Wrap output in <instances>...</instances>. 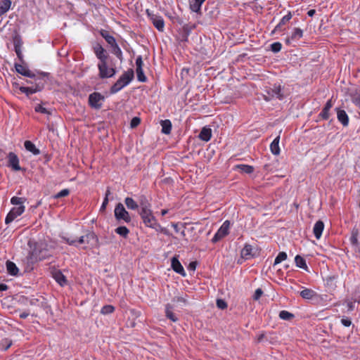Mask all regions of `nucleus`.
I'll list each match as a JSON object with an SVG mask.
<instances>
[{
    "label": "nucleus",
    "instance_id": "3c124183",
    "mask_svg": "<svg viewBox=\"0 0 360 360\" xmlns=\"http://www.w3.org/2000/svg\"><path fill=\"white\" fill-rule=\"evenodd\" d=\"M349 241H350L351 244L356 248H359L360 243H359L357 237H353L351 236L349 238Z\"/></svg>",
    "mask_w": 360,
    "mask_h": 360
},
{
    "label": "nucleus",
    "instance_id": "a878e982",
    "mask_svg": "<svg viewBox=\"0 0 360 360\" xmlns=\"http://www.w3.org/2000/svg\"><path fill=\"white\" fill-rule=\"evenodd\" d=\"M205 0H192L190 3V8L192 11L199 13H200L201 6Z\"/></svg>",
    "mask_w": 360,
    "mask_h": 360
},
{
    "label": "nucleus",
    "instance_id": "4468645a",
    "mask_svg": "<svg viewBox=\"0 0 360 360\" xmlns=\"http://www.w3.org/2000/svg\"><path fill=\"white\" fill-rule=\"evenodd\" d=\"M8 163L7 166L11 167L14 171L21 170V167L19 165V159L18 156L13 152H10L8 155Z\"/></svg>",
    "mask_w": 360,
    "mask_h": 360
},
{
    "label": "nucleus",
    "instance_id": "f3484780",
    "mask_svg": "<svg viewBox=\"0 0 360 360\" xmlns=\"http://www.w3.org/2000/svg\"><path fill=\"white\" fill-rule=\"evenodd\" d=\"M15 68L16 72L23 76H25V77H27L30 78L35 77V75L32 71H30L27 68V67H26L23 65L15 64Z\"/></svg>",
    "mask_w": 360,
    "mask_h": 360
},
{
    "label": "nucleus",
    "instance_id": "4be33fe9",
    "mask_svg": "<svg viewBox=\"0 0 360 360\" xmlns=\"http://www.w3.org/2000/svg\"><path fill=\"white\" fill-rule=\"evenodd\" d=\"M53 278L56 280V281L60 285L64 286L67 284L68 281L65 278V276L63 274V273L57 270L54 271L53 274Z\"/></svg>",
    "mask_w": 360,
    "mask_h": 360
},
{
    "label": "nucleus",
    "instance_id": "7ed1b4c3",
    "mask_svg": "<svg viewBox=\"0 0 360 360\" xmlns=\"http://www.w3.org/2000/svg\"><path fill=\"white\" fill-rule=\"evenodd\" d=\"M141 217L144 224L150 228L156 229L160 226L155 217L153 216L151 209H147L140 211Z\"/></svg>",
    "mask_w": 360,
    "mask_h": 360
},
{
    "label": "nucleus",
    "instance_id": "6e6d98bb",
    "mask_svg": "<svg viewBox=\"0 0 360 360\" xmlns=\"http://www.w3.org/2000/svg\"><path fill=\"white\" fill-rule=\"evenodd\" d=\"M217 306L218 308L223 309L227 307V304L224 300H223L221 299H218L217 300Z\"/></svg>",
    "mask_w": 360,
    "mask_h": 360
},
{
    "label": "nucleus",
    "instance_id": "4c0bfd02",
    "mask_svg": "<svg viewBox=\"0 0 360 360\" xmlns=\"http://www.w3.org/2000/svg\"><path fill=\"white\" fill-rule=\"evenodd\" d=\"M112 48V53L115 54L120 60H122V52L117 45V42L110 46Z\"/></svg>",
    "mask_w": 360,
    "mask_h": 360
},
{
    "label": "nucleus",
    "instance_id": "473e14b6",
    "mask_svg": "<svg viewBox=\"0 0 360 360\" xmlns=\"http://www.w3.org/2000/svg\"><path fill=\"white\" fill-rule=\"evenodd\" d=\"M295 262L297 267L303 269L307 271H309L307 265L306 264V261L302 257L297 255L295 258Z\"/></svg>",
    "mask_w": 360,
    "mask_h": 360
},
{
    "label": "nucleus",
    "instance_id": "f257e3e1",
    "mask_svg": "<svg viewBox=\"0 0 360 360\" xmlns=\"http://www.w3.org/2000/svg\"><path fill=\"white\" fill-rule=\"evenodd\" d=\"M134 74L132 69L124 72L117 79V81L111 86L110 93L116 94L127 86L134 79Z\"/></svg>",
    "mask_w": 360,
    "mask_h": 360
},
{
    "label": "nucleus",
    "instance_id": "39448f33",
    "mask_svg": "<svg viewBox=\"0 0 360 360\" xmlns=\"http://www.w3.org/2000/svg\"><path fill=\"white\" fill-rule=\"evenodd\" d=\"M146 13L154 27L159 31L163 32L165 30V21L162 16L153 13L150 9L146 10Z\"/></svg>",
    "mask_w": 360,
    "mask_h": 360
},
{
    "label": "nucleus",
    "instance_id": "e2e57ef3",
    "mask_svg": "<svg viewBox=\"0 0 360 360\" xmlns=\"http://www.w3.org/2000/svg\"><path fill=\"white\" fill-rule=\"evenodd\" d=\"M15 52L18 56V58L20 60H22V57H23V55H22V49H15Z\"/></svg>",
    "mask_w": 360,
    "mask_h": 360
},
{
    "label": "nucleus",
    "instance_id": "052dcab7",
    "mask_svg": "<svg viewBox=\"0 0 360 360\" xmlns=\"http://www.w3.org/2000/svg\"><path fill=\"white\" fill-rule=\"evenodd\" d=\"M353 102L360 108V93L353 98Z\"/></svg>",
    "mask_w": 360,
    "mask_h": 360
},
{
    "label": "nucleus",
    "instance_id": "8fccbe9b",
    "mask_svg": "<svg viewBox=\"0 0 360 360\" xmlns=\"http://www.w3.org/2000/svg\"><path fill=\"white\" fill-rule=\"evenodd\" d=\"M1 345L4 347L3 350L6 351L12 345V341L8 339H4L2 340Z\"/></svg>",
    "mask_w": 360,
    "mask_h": 360
},
{
    "label": "nucleus",
    "instance_id": "cd10ccee",
    "mask_svg": "<svg viewBox=\"0 0 360 360\" xmlns=\"http://www.w3.org/2000/svg\"><path fill=\"white\" fill-rule=\"evenodd\" d=\"M162 127V133L169 134L172 130V122L169 120H162L160 122Z\"/></svg>",
    "mask_w": 360,
    "mask_h": 360
},
{
    "label": "nucleus",
    "instance_id": "b1692460",
    "mask_svg": "<svg viewBox=\"0 0 360 360\" xmlns=\"http://www.w3.org/2000/svg\"><path fill=\"white\" fill-rule=\"evenodd\" d=\"M332 107H333V103H332V101L330 99L326 102L324 108H323V110L319 115L323 120H328L329 117H330L329 111Z\"/></svg>",
    "mask_w": 360,
    "mask_h": 360
},
{
    "label": "nucleus",
    "instance_id": "20e7f679",
    "mask_svg": "<svg viewBox=\"0 0 360 360\" xmlns=\"http://www.w3.org/2000/svg\"><path fill=\"white\" fill-rule=\"evenodd\" d=\"M188 304L186 295L177 296L173 298L171 303L167 306L166 315H173L172 309L182 308Z\"/></svg>",
    "mask_w": 360,
    "mask_h": 360
},
{
    "label": "nucleus",
    "instance_id": "aec40b11",
    "mask_svg": "<svg viewBox=\"0 0 360 360\" xmlns=\"http://www.w3.org/2000/svg\"><path fill=\"white\" fill-rule=\"evenodd\" d=\"M292 14L289 11L285 15H284L278 22V24L275 27L273 32H277V31H281L282 27L285 25L287 22H288L291 18H292Z\"/></svg>",
    "mask_w": 360,
    "mask_h": 360
},
{
    "label": "nucleus",
    "instance_id": "423d86ee",
    "mask_svg": "<svg viewBox=\"0 0 360 360\" xmlns=\"http://www.w3.org/2000/svg\"><path fill=\"white\" fill-rule=\"evenodd\" d=\"M98 69L99 70V77L101 79L110 78L113 77L117 71L114 68H109L107 60L98 63Z\"/></svg>",
    "mask_w": 360,
    "mask_h": 360
},
{
    "label": "nucleus",
    "instance_id": "5fc2aeb1",
    "mask_svg": "<svg viewBox=\"0 0 360 360\" xmlns=\"http://www.w3.org/2000/svg\"><path fill=\"white\" fill-rule=\"evenodd\" d=\"M262 290L261 288H257L253 295V299L255 300H258L262 297Z\"/></svg>",
    "mask_w": 360,
    "mask_h": 360
},
{
    "label": "nucleus",
    "instance_id": "13d9d810",
    "mask_svg": "<svg viewBox=\"0 0 360 360\" xmlns=\"http://www.w3.org/2000/svg\"><path fill=\"white\" fill-rule=\"evenodd\" d=\"M126 324H127V327H131V328L134 327L136 325L134 317V316H132V318L129 317L127 319Z\"/></svg>",
    "mask_w": 360,
    "mask_h": 360
},
{
    "label": "nucleus",
    "instance_id": "09e8293b",
    "mask_svg": "<svg viewBox=\"0 0 360 360\" xmlns=\"http://www.w3.org/2000/svg\"><path fill=\"white\" fill-rule=\"evenodd\" d=\"M69 193H70V190L68 188H65V189L61 190L57 194H56L54 195V198L57 199V198L65 197V196L68 195Z\"/></svg>",
    "mask_w": 360,
    "mask_h": 360
},
{
    "label": "nucleus",
    "instance_id": "2eb2a0df",
    "mask_svg": "<svg viewBox=\"0 0 360 360\" xmlns=\"http://www.w3.org/2000/svg\"><path fill=\"white\" fill-rule=\"evenodd\" d=\"M171 266L172 269L177 274H180L182 276H186V271L180 263L178 257L174 256L171 259Z\"/></svg>",
    "mask_w": 360,
    "mask_h": 360
},
{
    "label": "nucleus",
    "instance_id": "0eeeda50",
    "mask_svg": "<svg viewBox=\"0 0 360 360\" xmlns=\"http://www.w3.org/2000/svg\"><path fill=\"white\" fill-rule=\"evenodd\" d=\"M115 217L117 221L123 220L126 223H129L131 218L129 213L125 210L124 205L119 202L114 210Z\"/></svg>",
    "mask_w": 360,
    "mask_h": 360
},
{
    "label": "nucleus",
    "instance_id": "393cba45",
    "mask_svg": "<svg viewBox=\"0 0 360 360\" xmlns=\"http://www.w3.org/2000/svg\"><path fill=\"white\" fill-rule=\"evenodd\" d=\"M198 137L204 141H210L212 137L211 129L207 127H203L201 131L200 132Z\"/></svg>",
    "mask_w": 360,
    "mask_h": 360
},
{
    "label": "nucleus",
    "instance_id": "e433bc0d",
    "mask_svg": "<svg viewBox=\"0 0 360 360\" xmlns=\"http://www.w3.org/2000/svg\"><path fill=\"white\" fill-rule=\"evenodd\" d=\"M125 205L128 209L135 210L138 208L139 205L133 198L127 197L124 200Z\"/></svg>",
    "mask_w": 360,
    "mask_h": 360
},
{
    "label": "nucleus",
    "instance_id": "a18cd8bd",
    "mask_svg": "<svg viewBox=\"0 0 360 360\" xmlns=\"http://www.w3.org/2000/svg\"><path fill=\"white\" fill-rule=\"evenodd\" d=\"M34 110L37 112H40L42 114L51 115V112L48 109L44 108L41 105H37L35 106Z\"/></svg>",
    "mask_w": 360,
    "mask_h": 360
},
{
    "label": "nucleus",
    "instance_id": "1a4fd4ad",
    "mask_svg": "<svg viewBox=\"0 0 360 360\" xmlns=\"http://www.w3.org/2000/svg\"><path fill=\"white\" fill-rule=\"evenodd\" d=\"M104 99V96L100 93H92L89 96V105L94 109L98 110L102 107V103Z\"/></svg>",
    "mask_w": 360,
    "mask_h": 360
},
{
    "label": "nucleus",
    "instance_id": "c85d7f7f",
    "mask_svg": "<svg viewBox=\"0 0 360 360\" xmlns=\"http://www.w3.org/2000/svg\"><path fill=\"white\" fill-rule=\"evenodd\" d=\"M24 146L27 151L32 153L34 155H39L40 153L39 150L37 148L35 145L30 141H25L24 143Z\"/></svg>",
    "mask_w": 360,
    "mask_h": 360
},
{
    "label": "nucleus",
    "instance_id": "6e6552de",
    "mask_svg": "<svg viewBox=\"0 0 360 360\" xmlns=\"http://www.w3.org/2000/svg\"><path fill=\"white\" fill-rule=\"evenodd\" d=\"M230 228V221L229 220H226L221 227L218 229L217 233L214 234V237L212 239V242L215 243L222 239L224 237L227 236L229 233Z\"/></svg>",
    "mask_w": 360,
    "mask_h": 360
},
{
    "label": "nucleus",
    "instance_id": "680f3d73",
    "mask_svg": "<svg viewBox=\"0 0 360 360\" xmlns=\"http://www.w3.org/2000/svg\"><path fill=\"white\" fill-rule=\"evenodd\" d=\"M197 266V262H191L188 266V269L189 271H194Z\"/></svg>",
    "mask_w": 360,
    "mask_h": 360
},
{
    "label": "nucleus",
    "instance_id": "f8f14e48",
    "mask_svg": "<svg viewBox=\"0 0 360 360\" xmlns=\"http://www.w3.org/2000/svg\"><path fill=\"white\" fill-rule=\"evenodd\" d=\"M98 242V237L93 231H89L86 235L82 236L77 240L78 244H87L94 245Z\"/></svg>",
    "mask_w": 360,
    "mask_h": 360
},
{
    "label": "nucleus",
    "instance_id": "864d4df0",
    "mask_svg": "<svg viewBox=\"0 0 360 360\" xmlns=\"http://www.w3.org/2000/svg\"><path fill=\"white\" fill-rule=\"evenodd\" d=\"M141 122V120L139 117H134L132 118V120H131V123H130V125H131V128H134V127H136Z\"/></svg>",
    "mask_w": 360,
    "mask_h": 360
},
{
    "label": "nucleus",
    "instance_id": "6ab92c4d",
    "mask_svg": "<svg viewBox=\"0 0 360 360\" xmlns=\"http://www.w3.org/2000/svg\"><path fill=\"white\" fill-rule=\"evenodd\" d=\"M323 229L324 224L322 221L319 220L315 223L313 229V233L316 239H319L321 238Z\"/></svg>",
    "mask_w": 360,
    "mask_h": 360
},
{
    "label": "nucleus",
    "instance_id": "ddd939ff",
    "mask_svg": "<svg viewBox=\"0 0 360 360\" xmlns=\"http://www.w3.org/2000/svg\"><path fill=\"white\" fill-rule=\"evenodd\" d=\"M46 252V250L44 248V244L42 243H37L32 251V255L36 259L41 260L47 257Z\"/></svg>",
    "mask_w": 360,
    "mask_h": 360
},
{
    "label": "nucleus",
    "instance_id": "c9c22d12",
    "mask_svg": "<svg viewBox=\"0 0 360 360\" xmlns=\"http://www.w3.org/2000/svg\"><path fill=\"white\" fill-rule=\"evenodd\" d=\"M26 200L27 199L25 198L14 196L11 198V203L13 205H15V207L25 206L24 203L26 202Z\"/></svg>",
    "mask_w": 360,
    "mask_h": 360
},
{
    "label": "nucleus",
    "instance_id": "774afa93",
    "mask_svg": "<svg viewBox=\"0 0 360 360\" xmlns=\"http://www.w3.org/2000/svg\"><path fill=\"white\" fill-rule=\"evenodd\" d=\"M264 338V333L260 334L257 338V342H261Z\"/></svg>",
    "mask_w": 360,
    "mask_h": 360
},
{
    "label": "nucleus",
    "instance_id": "49530a36",
    "mask_svg": "<svg viewBox=\"0 0 360 360\" xmlns=\"http://www.w3.org/2000/svg\"><path fill=\"white\" fill-rule=\"evenodd\" d=\"M282 44L280 42H274L271 44V51L274 53H278L281 50Z\"/></svg>",
    "mask_w": 360,
    "mask_h": 360
},
{
    "label": "nucleus",
    "instance_id": "79ce46f5",
    "mask_svg": "<svg viewBox=\"0 0 360 360\" xmlns=\"http://www.w3.org/2000/svg\"><path fill=\"white\" fill-rule=\"evenodd\" d=\"M286 259H287V254L285 252H281L278 253V255L276 257L274 264L276 265V264L281 263V262L285 260Z\"/></svg>",
    "mask_w": 360,
    "mask_h": 360
},
{
    "label": "nucleus",
    "instance_id": "69168bd1",
    "mask_svg": "<svg viewBox=\"0 0 360 360\" xmlns=\"http://www.w3.org/2000/svg\"><path fill=\"white\" fill-rule=\"evenodd\" d=\"M108 203V199L107 198H105L104 200H103V203H102V205L101 206V209H100L101 211L105 210Z\"/></svg>",
    "mask_w": 360,
    "mask_h": 360
},
{
    "label": "nucleus",
    "instance_id": "de8ad7c7",
    "mask_svg": "<svg viewBox=\"0 0 360 360\" xmlns=\"http://www.w3.org/2000/svg\"><path fill=\"white\" fill-rule=\"evenodd\" d=\"M338 278L337 275L329 276L326 278V283L328 285L335 286L336 280Z\"/></svg>",
    "mask_w": 360,
    "mask_h": 360
},
{
    "label": "nucleus",
    "instance_id": "5701e85b",
    "mask_svg": "<svg viewBox=\"0 0 360 360\" xmlns=\"http://www.w3.org/2000/svg\"><path fill=\"white\" fill-rule=\"evenodd\" d=\"M280 135H278L270 144V150L272 154L278 155L281 150L279 147Z\"/></svg>",
    "mask_w": 360,
    "mask_h": 360
},
{
    "label": "nucleus",
    "instance_id": "dca6fc26",
    "mask_svg": "<svg viewBox=\"0 0 360 360\" xmlns=\"http://www.w3.org/2000/svg\"><path fill=\"white\" fill-rule=\"evenodd\" d=\"M94 52L99 60V63L105 62L108 59V54L106 51L103 48L100 44H96L94 46Z\"/></svg>",
    "mask_w": 360,
    "mask_h": 360
},
{
    "label": "nucleus",
    "instance_id": "338daca9",
    "mask_svg": "<svg viewBox=\"0 0 360 360\" xmlns=\"http://www.w3.org/2000/svg\"><path fill=\"white\" fill-rule=\"evenodd\" d=\"M8 289V285L4 283H0V291H4Z\"/></svg>",
    "mask_w": 360,
    "mask_h": 360
},
{
    "label": "nucleus",
    "instance_id": "0e129e2a",
    "mask_svg": "<svg viewBox=\"0 0 360 360\" xmlns=\"http://www.w3.org/2000/svg\"><path fill=\"white\" fill-rule=\"evenodd\" d=\"M359 230L358 228L356 227H354L352 231V234L351 236H353V237H357L359 236Z\"/></svg>",
    "mask_w": 360,
    "mask_h": 360
},
{
    "label": "nucleus",
    "instance_id": "4d7b16f0",
    "mask_svg": "<svg viewBox=\"0 0 360 360\" xmlns=\"http://www.w3.org/2000/svg\"><path fill=\"white\" fill-rule=\"evenodd\" d=\"M143 62L141 56H138L136 59V69L143 68Z\"/></svg>",
    "mask_w": 360,
    "mask_h": 360
},
{
    "label": "nucleus",
    "instance_id": "c03bdc74",
    "mask_svg": "<svg viewBox=\"0 0 360 360\" xmlns=\"http://www.w3.org/2000/svg\"><path fill=\"white\" fill-rule=\"evenodd\" d=\"M115 308L112 305H105L101 309V313L103 315L114 312Z\"/></svg>",
    "mask_w": 360,
    "mask_h": 360
},
{
    "label": "nucleus",
    "instance_id": "9b49d317",
    "mask_svg": "<svg viewBox=\"0 0 360 360\" xmlns=\"http://www.w3.org/2000/svg\"><path fill=\"white\" fill-rule=\"evenodd\" d=\"M44 83L39 80L38 82L35 84L34 86H20L19 90L20 92L26 94V96H29L31 94L37 93L38 91H41L44 89Z\"/></svg>",
    "mask_w": 360,
    "mask_h": 360
},
{
    "label": "nucleus",
    "instance_id": "a19ab883",
    "mask_svg": "<svg viewBox=\"0 0 360 360\" xmlns=\"http://www.w3.org/2000/svg\"><path fill=\"white\" fill-rule=\"evenodd\" d=\"M237 167L243 173L251 174L254 172V167L248 165H238Z\"/></svg>",
    "mask_w": 360,
    "mask_h": 360
},
{
    "label": "nucleus",
    "instance_id": "7c9ffc66",
    "mask_svg": "<svg viewBox=\"0 0 360 360\" xmlns=\"http://www.w3.org/2000/svg\"><path fill=\"white\" fill-rule=\"evenodd\" d=\"M6 269L9 274L16 276L18 272V268L15 263L11 261L6 262Z\"/></svg>",
    "mask_w": 360,
    "mask_h": 360
},
{
    "label": "nucleus",
    "instance_id": "412c9836",
    "mask_svg": "<svg viewBox=\"0 0 360 360\" xmlns=\"http://www.w3.org/2000/svg\"><path fill=\"white\" fill-rule=\"evenodd\" d=\"M300 295L305 300H313L316 297L317 293L311 289L304 288L300 292Z\"/></svg>",
    "mask_w": 360,
    "mask_h": 360
},
{
    "label": "nucleus",
    "instance_id": "bf43d9fd",
    "mask_svg": "<svg viewBox=\"0 0 360 360\" xmlns=\"http://www.w3.org/2000/svg\"><path fill=\"white\" fill-rule=\"evenodd\" d=\"M341 323L345 326H349L351 324H352V321L350 320V319L349 317H347L345 319H341Z\"/></svg>",
    "mask_w": 360,
    "mask_h": 360
},
{
    "label": "nucleus",
    "instance_id": "58836bf2",
    "mask_svg": "<svg viewBox=\"0 0 360 360\" xmlns=\"http://www.w3.org/2000/svg\"><path fill=\"white\" fill-rule=\"evenodd\" d=\"M13 43L14 49H22V41L21 37L19 34H16L13 37Z\"/></svg>",
    "mask_w": 360,
    "mask_h": 360
},
{
    "label": "nucleus",
    "instance_id": "c756f323",
    "mask_svg": "<svg viewBox=\"0 0 360 360\" xmlns=\"http://www.w3.org/2000/svg\"><path fill=\"white\" fill-rule=\"evenodd\" d=\"M11 5V0H1L0 1V17L10 9Z\"/></svg>",
    "mask_w": 360,
    "mask_h": 360
},
{
    "label": "nucleus",
    "instance_id": "ea45409f",
    "mask_svg": "<svg viewBox=\"0 0 360 360\" xmlns=\"http://www.w3.org/2000/svg\"><path fill=\"white\" fill-rule=\"evenodd\" d=\"M303 37V30L300 28L295 27L291 35L292 40L300 39Z\"/></svg>",
    "mask_w": 360,
    "mask_h": 360
},
{
    "label": "nucleus",
    "instance_id": "9d476101",
    "mask_svg": "<svg viewBox=\"0 0 360 360\" xmlns=\"http://www.w3.org/2000/svg\"><path fill=\"white\" fill-rule=\"evenodd\" d=\"M25 206L13 207L8 213L5 219V223L8 224L12 222L15 218L20 216L25 212Z\"/></svg>",
    "mask_w": 360,
    "mask_h": 360
},
{
    "label": "nucleus",
    "instance_id": "37998d69",
    "mask_svg": "<svg viewBox=\"0 0 360 360\" xmlns=\"http://www.w3.org/2000/svg\"><path fill=\"white\" fill-rule=\"evenodd\" d=\"M136 75H137V79L141 82H146L147 80V77L145 76L143 73V68L136 69Z\"/></svg>",
    "mask_w": 360,
    "mask_h": 360
},
{
    "label": "nucleus",
    "instance_id": "f704fd0d",
    "mask_svg": "<svg viewBox=\"0 0 360 360\" xmlns=\"http://www.w3.org/2000/svg\"><path fill=\"white\" fill-rule=\"evenodd\" d=\"M115 232L117 234L120 235V236L126 238H127V236L129 233V230L126 226H118L117 228H116L115 229Z\"/></svg>",
    "mask_w": 360,
    "mask_h": 360
},
{
    "label": "nucleus",
    "instance_id": "a211bd4d",
    "mask_svg": "<svg viewBox=\"0 0 360 360\" xmlns=\"http://www.w3.org/2000/svg\"><path fill=\"white\" fill-rule=\"evenodd\" d=\"M337 118L338 121L344 126L347 127L349 124V117L344 110L336 108Z\"/></svg>",
    "mask_w": 360,
    "mask_h": 360
},
{
    "label": "nucleus",
    "instance_id": "72a5a7b5",
    "mask_svg": "<svg viewBox=\"0 0 360 360\" xmlns=\"http://www.w3.org/2000/svg\"><path fill=\"white\" fill-rule=\"evenodd\" d=\"M101 34L110 46L112 45L114 43L116 42L115 37L110 35L108 31L102 30L101 32Z\"/></svg>",
    "mask_w": 360,
    "mask_h": 360
},
{
    "label": "nucleus",
    "instance_id": "2f4dec72",
    "mask_svg": "<svg viewBox=\"0 0 360 360\" xmlns=\"http://www.w3.org/2000/svg\"><path fill=\"white\" fill-rule=\"evenodd\" d=\"M139 203L141 210H144L150 208V204L145 195H141L139 198Z\"/></svg>",
    "mask_w": 360,
    "mask_h": 360
},
{
    "label": "nucleus",
    "instance_id": "603ef678",
    "mask_svg": "<svg viewBox=\"0 0 360 360\" xmlns=\"http://www.w3.org/2000/svg\"><path fill=\"white\" fill-rule=\"evenodd\" d=\"M62 239L70 245H74L75 247H77V245H78L77 240H73V239H70V238H66V237H62Z\"/></svg>",
    "mask_w": 360,
    "mask_h": 360
},
{
    "label": "nucleus",
    "instance_id": "f03ea898",
    "mask_svg": "<svg viewBox=\"0 0 360 360\" xmlns=\"http://www.w3.org/2000/svg\"><path fill=\"white\" fill-rule=\"evenodd\" d=\"M263 97L266 101H270L274 98H278L279 100L283 99V94L281 86L280 84H274L273 86L267 87L264 91Z\"/></svg>",
    "mask_w": 360,
    "mask_h": 360
},
{
    "label": "nucleus",
    "instance_id": "bb28decb",
    "mask_svg": "<svg viewBox=\"0 0 360 360\" xmlns=\"http://www.w3.org/2000/svg\"><path fill=\"white\" fill-rule=\"evenodd\" d=\"M252 247L250 245L246 244L241 250V257L245 259H250L252 257Z\"/></svg>",
    "mask_w": 360,
    "mask_h": 360
}]
</instances>
